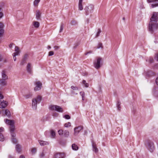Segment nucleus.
<instances>
[{"mask_svg":"<svg viewBox=\"0 0 158 158\" xmlns=\"http://www.w3.org/2000/svg\"><path fill=\"white\" fill-rule=\"evenodd\" d=\"M158 12H154L150 19V21L149 24L148 30L151 33H152L158 27V24L157 23L158 21Z\"/></svg>","mask_w":158,"mask_h":158,"instance_id":"obj_1","label":"nucleus"},{"mask_svg":"<svg viewBox=\"0 0 158 158\" xmlns=\"http://www.w3.org/2000/svg\"><path fill=\"white\" fill-rule=\"evenodd\" d=\"M4 121L6 124L10 126L9 129L11 136L13 137H15V134L14 132L15 130V122L14 120L5 119H4Z\"/></svg>","mask_w":158,"mask_h":158,"instance_id":"obj_2","label":"nucleus"},{"mask_svg":"<svg viewBox=\"0 0 158 158\" xmlns=\"http://www.w3.org/2000/svg\"><path fill=\"white\" fill-rule=\"evenodd\" d=\"M41 100V97L38 95L36 98L33 99L32 100V108L33 110H36L37 108V103H39Z\"/></svg>","mask_w":158,"mask_h":158,"instance_id":"obj_3","label":"nucleus"},{"mask_svg":"<svg viewBox=\"0 0 158 158\" xmlns=\"http://www.w3.org/2000/svg\"><path fill=\"white\" fill-rule=\"evenodd\" d=\"M94 9V6L92 4L86 6L84 8L85 15H87L89 14L92 13L93 12Z\"/></svg>","mask_w":158,"mask_h":158,"instance_id":"obj_4","label":"nucleus"},{"mask_svg":"<svg viewBox=\"0 0 158 158\" xmlns=\"http://www.w3.org/2000/svg\"><path fill=\"white\" fill-rule=\"evenodd\" d=\"M49 109L51 110H55L59 112H63V109L60 106L55 105H51L49 107Z\"/></svg>","mask_w":158,"mask_h":158,"instance_id":"obj_5","label":"nucleus"},{"mask_svg":"<svg viewBox=\"0 0 158 158\" xmlns=\"http://www.w3.org/2000/svg\"><path fill=\"white\" fill-rule=\"evenodd\" d=\"M102 59L101 58H98L94 62V67L96 69H98L101 67L100 62Z\"/></svg>","mask_w":158,"mask_h":158,"instance_id":"obj_6","label":"nucleus"},{"mask_svg":"<svg viewBox=\"0 0 158 158\" xmlns=\"http://www.w3.org/2000/svg\"><path fill=\"white\" fill-rule=\"evenodd\" d=\"M147 148L151 152H152L154 149V147L153 143L152 142H148V143Z\"/></svg>","mask_w":158,"mask_h":158,"instance_id":"obj_7","label":"nucleus"},{"mask_svg":"<svg viewBox=\"0 0 158 158\" xmlns=\"http://www.w3.org/2000/svg\"><path fill=\"white\" fill-rule=\"evenodd\" d=\"M35 87L34 88L35 91H38L41 89L42 84L40 81H38L36 82L35 83Z\"/></svg>","mask_w":158,"mask_h":158,"instance_id":"obj_8","label":"nucleus"},{"mask_svg":"<svg viewBox=\"0 0 158 158\" xmlns=\"http://www.w3.org/2000/svg\"><path fill=\"white\" fill-rule=\"evenodd\" d=\"M29 55L27 54H25L23 56L20 64L23 65L25 63L28 58Z\"/></svg>","mask_w":158,"mask_h":158,"instance_id":"obj_9","label":"nucleus"},{"mask_svg":"<svg viewBox=\"0 0 158 158\" xmlns=\"http://www.w3.org/2000/svg\"><path fill=\"white\" fill-rule=\"evenodd\" d=\"M83 126H81L75 127L74 128V135H77L80 131L83 129Z\"/></svg>","mask_w":158,"mask_h":158,"instance_id":"obj_10","label":"nucleus"},{"mask_svg":"<svg viewBox=\"0 0 158 158\" xmlns=\"http://www.w3.org/2000/svg\"><path fill=\"white\" fill-rule=\"evenodd\" d=\"M148 2H153L154 3L151 4L152 8L158 6V0H147Z\"/></svg>","mask_w":158,"mask_h":158,"instance_id":"obj_11","label":"nucleus"},{"mask_svg":"<svg viewBox=\"0 0 158 158\" xmlns=\"http://www.w3.org/2000/svg\"><path fill=\"white\" fill-rule=\"evenodd\" d=\"M64 154L63 153H56L55 155L54 158H64Z\"/></svg>","mask_w":158,"mask_h":158,"instance_id":"obj_12","label":"nucleus"},{"mask_svg":"<svg viewBox=\"0 0 158 158\" xmlns=\"http://www.w3.org/2000/svg\"><path fill=\"white\" fill-rule=\"evenodd\" d=\"M4 128L2 127H0V141H3L4 139V137L1 132L3 131Z\"/></svg>","mask_w":158,"mask_h":158,"instance_id":"obj_13","label":"nucleus"},{"mask_svg":"<svg viewBox=\"0 0 158 158\" xmlns=\"http://www.w3.org/2000/svg\"><path fill=\"white\" fill-rule=\"evenodd\" d=\"M7 102L3 100L0 104V107L1 108H5L7 105Z\"/></svg>","mask_w":158,"mask_h":158,"instance_id":"obj_14","label":"nucleus"},{"mask_svg":"<svg viewBox=\"0 0 158 158\" xmlns=\"http://www.w3.org/2000/svg\"><path fill=\"white\" fill-rule=\"evenodd\" d=\"M92 146L93 148V150L95 152L97 153L98 152V149L96 147V144L94 143V142H92Z\"/></svg>","mask_w":158,"mask_h":158,"instance_id":"obj_15","label":"nucleus"},{"mask_svg":"<svg viewBox=\"0 0 158 158\" xmlns=\"http://www.w3.org/2000/svg\"><path fill=\"white\" fill-rule=\"evenodd\" d=\"M83 0H79L78 4V9L80 10H82L83 9V6L82 5Z\"/></svg>","mask_w":158,"mask_h":158,"instance_id":"obj_16","label":"nucleus"},{"mask_svg":"<svg viewBox=\"0 0 158 158\" xmlns=\"http://www.w3.org/2000/svg\"><path fill=\"white\" fill-rule=\"evenodd\" d=\"M27 72L30 73H31V64L30 63H28L27 66Z\"/></svg>","mask_w":158,"mask_h":158,"instance_id":"obj_17","label":"nucleus"},{"mask_svg":"<svg viewBox=\"0 0 158 158\" xmlns=\"http://www.w3.org/2000/svg\"><path fill=\"white\" fill-rule=\"evenodd\" d=\"M36 18L37 19H40L41 16V13L40 11L37 10L36 11Z\"/></svg>","mask_w":158,"mask_h":158,"instance_id":"obj_18","label":"nucleus"},{"mask_svg":"<svg viewBox=\"0 0 158 158\" xmlns=\"http://www.w3.org/2000/svg\"><path fill=\"white\" fill-rule=\"evenodd\" d=\"M39 142L41 146H44L45 145H48L49 144L48 143L47 141H44L41 140H39Z\"/></svg>","mask_w":158,"mask_h":158,"instance_id":"obj_19","label":"nucleus"},{"mask_svg":"<svg viewBox=\"0 0 158 158\" xmlns=\"http://www.w3.org/2000/svg\"><path fill=\"white\" fill-rule=\"evenodd\" d=\"M0 85L2 86L6 85V82L5 80L3 79H0Z\"/></svg>","mask_w":158,"mask_h":158,"instance_id":"obj_20","label":"nucleus"},{"mask_svg":"<svg viewBox=\"0 0 158 158\" xmlns=\"http://www.w3.org/2000/svg\"><path fill=\"white\" fill-rule=\"evenodd\" d=\"M32 95V94L31 92H29L28 93L25 94L24 97L28 99L31 98Z\"/></svg>","mask_w":158,"mask_h":158,"instance_id":"obj_21","label":"nucleus"},{"mask_svg":"<svg viewBox=\"0 0 158 158\" xmlns=\"http://www.w3.org/2000/svg\"><path fill=\"white\" fill-rule=\"evenodd\" d=\"M33 25L35 28H38L40 26V23L39 22L34 21L33 22Z\"/></svg>","mask_w":158,"mask_h":158,"instance_id":"obj_22","label":"nucleus"},{"mask_svg":"<svg viewBox=\"0 0 158 158\" xmlns=\"http://www.w3.org/2000/svg\"><path fill=\"white\" fill-rule=\"evenodd\" d=\"M21 146L19 144H17L16 145V151L18 152H20L21 151Z\"/></svg>","mask_w":158,"mask_h":158,"instance_id":"obj_23","label":"nucleus"},{"mask_svg":"<svg viewBox=\"0 0 158 158\" xmlns=\"http://www.w3.org/2000/svg\"><path fill=\"white\" fill-rule=\"evenodd\" d=\"M72 147L73 149L74 150H77L78 149V147L74 143L72 145Z\"/></svg>","mask_w":158,"mask_h":158,"instance_id":"obj_24","label":"nucleus"},{"mask_svg":"<svg viewBox=\"0 0 158 158\" xmlns=\"http://www.w3.org/2000/svg\"><path fill=\"white\" fill-rule=\"evenodd\" d=\"M5 114L7 116L9 117H10V113L8 110L6 109L5 110Z\"/></svg>","mask_w":158,"mask_h":158,"instance_id":"obj_25","label":"nucleus"},{"mask_svg":"<svg viewBox=\"0 0 158 158\" xmlns=\"http://www.w3.org/2000/svg\"><path fill=\"white\" fill-rule=\"evenodd\" d=\"M64 136L66 137H67L69 135V132L68 131L65 130L64 133Z\"/></svg>","mask_w":158,"mask_h":158,"instance_id":"obj_26","label":"nucleus"},{"mask_svg":"<svg viewBox=\"0 0 158 158\" xmlns=\"http://www.w3.org/2000/svg\"><path fill=\"white\" fill-rule=\"evenodd\" d=\"M2 76L3 79L6 80L8 79L7 76L5 74L4 72L2 73Z\"/></svg>","mask_w":158,"mask_h":158,"instance_id":"obj_27","label":"nucleus"},{"mask_svg":"<svg viewBox=\"0 0 158 158\" xmlns=\"http://www.w3.org/2000/svg\"><path fill=\"white\" fill-rule=\"evenodd\" d=\"M56 135V133L55 132L52 130L51 131V136L52 138H54Z\"/></svg>","mask_w":158,"mask_h":158,"instance_id":"obj_28","label":"nucleus"},{"mask_svg":"<svg viewBox=\"0 0 158 158\" xmlns=\"http://www.w3.org/2000/svg\"><path fill=\"white\" fill-rule=\"evenodd\" d=\"M120 104H121V102L119 101H118L117 103V106L118 108V110H120Z\"/></svg>","mask_w":158,"mask_h":158,"instance_id":"obj_29","label":"nucleus"},{"mask_svg":"<svg viewBox=\"0 0 158 158\" xmlns=\"http://www.w3.org/2000/svg\"><path fill=\"white\" fill-rule=\"evenodd\" d=\"M58 132L59 135H62L63 133V131L62 129H60L58 131Z\"/></svg>","mask_w":158,"mask_h":158,"instance_id":"obj_30","label":"nucleus"},{"mask_svg":"<svg viewBox=\"0 0 158 158\" xmlns=\"http://www.w3.org/2000/svg\"><path fill=\"white\" fill-rule=\"evenodd\" d=\"M83 83L85 85V87H88L89 86V84L87 83L86 81L85 80L83 81Z\"/></svg>","mask_w":158,"mask_h":158,"instance_id":"obj_31","label":"nucleus"},{"mask_svg":"<svg viewBox=\"0 0 158 158\" xmlns=\"http://www.w3.org/2000/svg\"><path fill=\"white\" fill-rule=\"evenodd\" d=\"M64 126L65 127H68L70 126L71 123L70 122H68V123H65Z\"/></svg>","mask_w":158,"mask_h":158,"instance_id":"obj_32","label":"nucleus"},{"mask_svg":"<svg viewBox=\"0 0 158 158\" xmlns=\"http://www.w3.org/2000/svg\"><path fill=\"white\" fill-rule=\"evenodd\" d=\"M4 32V30L3 29L0 30V38L1 39V37L2 36Z\"/></svg>","mask_w":158,"mask_h":158,"instance_id":"obj_33","label":"nucleus"},{"mask_svg":"<svg viewBox=\"0 0 158 158\" xmlns=\"http://www.w3.org/2000/svg\"><path fill=\"white\" fill-rule=\"evenodd\" d=\"M40 0H35L34 2V4L35 6L37 5L40 2Z\"/></svg>","mask_w":158,"mask_h":158,"instance_id":"obj_34","label":"nucleus"},{"mask_svg":"<svg viewBox=\"0 0 158 158\" xmlns=\"http://www.w3.org/2000/svg\"><path fill=\"white\" fill-rule=\"evenodd\" d=\"M100 48H103L102 44L101 43H99L97 47V48L99 49Z\"/></svg>","mask_w":158,"mask_h":158,"instance_id":"obj_35","label":"nucleus"},{"mask_svg":"<svg viewBox=\"0 0 158 158\" xmlns=\"http://www.w3.org/2000/svg\"><path fill=\"white\" fill-rule=\"evenodd\" d=\"M63 23H61V25H60V32H61L63 30Z\"/></svg>","mask_w":158,"mask_h":158,"instance_id":"obj_36","label":"nucleus"},{"mask_svg":"<svg viewBox=\"0 0 158 158\" xmlns=\"http://www.w3.org/2000/svg\"><path fill=\"white\" fill-rule=\"evenodd\" d=\"M36 151V148H33L31 149V152L32 154H35Z\"/></svg>","mask_w":158,"mask_h":158,"instance_id":"obj_37","label":"nucleus"},{"mask_svg":"<svg viewBox=\"0 0 158 158\" xmlns=\"http://www.w3.org/2000/svg\"><path fill=\"white\" fill-rule=\"evenodd\" d=\"M102 31L100 29H98V31L97 34V35L96 36V37H98V36H99V35H100V33Z\"/></svg>","mask_w":158,"mask_h":158,"instance_id":"obj_38","label":"nucleus"},{"mask_svg":"<svg viewBox=\"0 0 158 158\" xmlns=\"http://www.w3.org/2000/svg\"><path fill=\"white\" fill-rule=\"evenodd\" d=\"M44 156H45V154L43 152H42L40 154V158L44 157Z\"/></svg>","mask_w":158,"mask_h":158,"instance_id":"obj_39","label":"nucleus"},{"mask_svg":"<svg viewBox=\"0 0 158 158\" xmlns=\"http://www.w3.org/2000/svg\"><path fill=\"white\" fill-rule=\"evenodd\" d=\"M20 51L16 52L13 54V55L15 56H18L19 55Z\"/></svg>","mask_w":158,"mask_h":158,"instance_id":"obj_40","label":"nucleus"},{"mask_svg":"<svg viewBox=\"0 0 158 158\" xmlns=\"http://www.w3.org/2000/svg\"><path fill=\"white\" fill-rule=\"evenodd\" d=\"M59 114L56 112H54L53 113L52 116L54 117H57L59 115Z\"/></svg>","mask_w":158,"mask_h":158,"instance_id":"obj_41","label":"nucleus"},{"mask_svg":"<svg viewBox=\"0 0 158 158\" xmlns=\"http://www.w3.org/2000/svg\"><path fill=\"white\" fill-rule=\"evenodd\" d=\"M64 117L67 119H69L70 118V116L69 115H65L64 116Z\"/></svg>","mask_w":158,"mask_h":158,"instance_id":"obj_42","label":"nucleus"},{"mask_svg":"<svg viewBox=\"0 0 158 158\" xmlns=\"http://www.w3.org/2000/svg\"><path fill=\"white\" fill-rule=\"evenodd\" d=\"M71 88L73 90H77L78 89V88L77 87H75L73 86H72Z\"/></svg>","mask_w":158,"mask_h":158,"instance_id":"obj_43","label":"nucleus"},{"mask_svg":"<svg viewBox=\"0 0 158 158\" xmlns=\"http://www.w3.org/2000/svg\"><path fill=\"white\" fill-rule=\"evenodd\" d=\"M12 141L14 143H16V140L15 138H14V137L12 139Z\"/></svg>","mask_w":158,"mask_h":158,"instance_id":"obj_44","label":"nucleus"},{"mask_svg":"<svg viewBox=\"0 0 158 158\" xmlns=\"http://www.w3.org/2000/svg\"><path fill=\"white\" fill-rule=\"evenodd\" d=\"M4 27V25L3 23L1 22H0V30L3 29V28Z\"/></svg>","mask_w":158,"mask_h":158,"instance_id":"obj_45","label":"nucleus"},{"mask_svg":"<svg viewBox=\"0 0 158 158\" xmlns=\"http://www.w3.org/2000/svg\"><path fill=\"white\" fill-rule=\"evenodd\" d=\"M54 53L52 51H50L49 52L48 55L49 56H52L53 55Z\"/></svg>","mask_w":158,"mask_h":158,"instance_id":"obj_46","label":"nucleus"},{"mask_svg":"<svg viewBox=\"0 0 158 158\" xmlns=\"http://www.w3.org/2000/svg\"><path fill=\"white\" fill-rule=\"evenodd\" d=\"M15 52L20 51V50L19 49V48L18 46H16L15 48Z\"/></svg>","mask_w":158,"mask_h":158,"instance_id":"obj_47","label":"nucleus"},{"mask_svg":"<svg viewBox=\"0 0 158 158\" xmlns=\"http://www.w3.org/2000/svg\"><path fill=\"white\" fill-rule=\"evenodd\" d=\"M80 94L82 96V99L83 100V97H84V93L83 92H80Z\"/></svg>","mask_w":158,"mask_h":158,"instance_id":"obj_48","label":"nucleus"},{"mask_svg":"<svg viewBox=\"0 0 158 158\" xmlns=\"http://www.w3.org/2000/svg\"><path fill=\"white\" fill-rule=\"evenodd\" d=\"M77 23V22H76L75 21H72L71 22V24L72 25H75V24H76Z\"/></svg>","mask_w":158,"mask_h":158,"instance_id":"obj_49","label":"nucleus"},{"mask_svg":"<svg viewBox=\"0 0 158 158\" xmlns=\"http://www.w3.org/2000/svg\"><path fill=\"white\" fill-rule=\"evenodd\" d=\"M149 62L150 63H152L153 62V58H151L149 60Z\"/></svg>","mask_w":158,"mask_h":158,"instance_id":"obj_50","label":"nucleus"},{"mask_svg":"<svg viewBox=\"0 0 158 158\" xmlns=\"http://www.w3.org/2000/svg\"><path fill=\"white\" fill-rule=\"evenodd\" d=\"M4 98V96L0 92V99H3Z\"/></svg>","mask_w":158,"mask_h":158,"instance_id":"obj_51","label":"nucleus"},{"mask_svg":"<svg viewBox=\"0 0 158 158\" xmlns=\"http://www.w3.org/2000/svg\"><path fill=\"white\" fill-rule=\"evenodd\" d=\"M54 48L55 50H57L59 48V46H55Z\"/></svg>","mask_w":158,"mask_h":158,"instance_id":"obj_52","label":"nucleus"},{"mask_svg":"<svg viewBox=\"0 0 158 158\" xmlns=\"http://www.w3.org/2000/svg\"><path fill=\"white\" fill-rule=\"evenodd\" d=\"M155 59L158 61V53L156 54L155 57Z\"/></svg>","mask_w":158,"mask_h":158,"instance_id":"obj_53","label":"nucleus"},{"mask_svg":"<svg viewBox=\"0 0 158 158\" xmlns=\"http://www.w3.org/2000/svg\"><path fill=\"white\" fill-rule=\"evenodd\" d=\"M13 45L14 44L13 43H10L9 45V48H11Z\"/></svg>","mask_w":158,"mask_h":158,"instance_id":"obj_54","label":"nucleus"},{"mask_svg":"<svg viewBox=\"0 0 158 158\" xmlns=\"http://www.w3.org/2000/svg\"><path fill=\"white\" fill-rule=\"evenodd\" d=\"M156 84L158 85V77H157L156 78Z\"/></svg>","mask_w":158,"mask_h":158,"instance_id":"obj_55","label":"nucleus"},{"mask_svg":"<svg viewBox=\"0 0 158 158\" xmlns=\"http://www.w3.org/2000/svg\"><path fill=\"white\" fill-rule=\"evenodd\" d=\"M92 51H89V52H87L85 53V55H88L89 53H92Z\"/></svg>","mask_w":158,"mask_h":158,"instance_id":"obj_56","label":"nucleus"},{"mask_svg":"<svg viewBox=\"0 0 158 158\" xmlns=\"http://www.w3.org/2000/svg\"><path fill=\"white\" fill-rule=\"evenodd\" d=\"M13 56L14 60L15 61L16 60V56H15L14 55H13Z\"/></svg>","mask_w":158,"mask_h":158,"instance_id":"obj_57","label":"nucleus"},{"mask_svg":"<svg viewBox=\"0 0 158 158\" xmlns=\"http://www.w3.org/2000/svg\"><path fill=\"white\" fill-rule=\"evenodd\" d=\"M3 14L2 12H0V18L2 17Z\"/></svg>","mask_w":158,"mask_h":158,"instance_id":"obj_58","label":"nucleus"},{"mask_svg":"<svg viewBox=\"0 0 158 158\" xmlns=\"http://www.w3.org/2000/svg\"><path fill=\"white\" fill-rule=\"evenodd\" d=\"M71 93L72 94H77V93L75 94L74 92L73 91V90L71 91Z\"/></svg>","mask_w":158,"mask_h":158,"instance_id":"obj_59","label":"nucleus"},{"mask_svg":"<svg viewBox=\"0 0 158 158\" xmlns=\"http://www.w3.org/2000/svg\"><path fill=\"white\" fill-rule=\"evenodd\" d=\"M151 73H153L152 72H148V74L149 75V76H150V74H151Z\"/></svg>","mask_w":158,"mask_h":158,"instance_id":"obj_60","label":"nucleus"},{"mask_svg":"<svg viewBox=\"0 0 158 158\" xmlns=\"http://www.w3.org/2000/svg\"><path fill=\"white\" fill-rule=\"evenodd\" d=\"M19 158H25V157L21 155L20 156Z\"/></svg>","mask_w":158,"mask_h":158,"instance_id":"obj_61","label":"nucleus"},{"mask_svg":"<svg viewBox=\"0 0 158 158\" xmlns=\"http://www.w3.org/2000/svg\"><path fill=\"white\" fill-rule=\"evenodd\" d=\"M9 158H14V157L11 156H9Z\"/></svg>","mask_w":158,"mask_h":158,"instance_id":"obj_62","label":"nucleus"},{"mask_svg":"<svg viewBox=\"0 0 158 158\" xmlns=\"http://www.w3.org/2000/svg\"><path fill=\"white\" fill-rule=\"evenodd\" d=\"M2 60V57L1 55H0V61H1Z\"/></svg>","mask_w":158,"mask_h":158,"instance_id":"obj_63","label":"nucleus"},{"mask_svg":"<svg viewBox=\"0 0 158 158\" xmlns=\"http://www.w3.org/2000/svg\"><path fill=\"white\" fill-rule=\"evenodd\" d=\"M48 48H49V49H50L51 48V47L50 46H48Z\"/></svg>","mask_w":158,"mask_h":158,"instance_id":"obj_64","label":"nucleus"}]
</instances>
